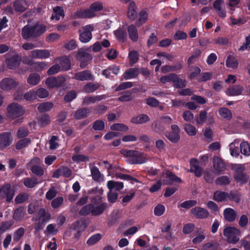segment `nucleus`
I'll return each mask as SVG.
<instances>
[{"instance_id":"nucleus-48","label":"nucleus","mask_w":250,"mask_h":250,"mask_svg":"<svg viewBox=\"0 0 250 250\" xmlns=\"http://www.w3.org/2000/svg\"><path fill=\"white\" fill-rule=\"evenodd\" d=\"M133 98L132 93L129 91H126L121 96L119 97L118 100L122 102H130L133 99Z\"/></svg>"},{"instance_id":"nucleus-24","label":"nucleus","mask_w":250,"mask_h":250,"mask_svg":"<svg viewBox=\"0 0 250 250\" xmlns=\"http://www.w3.org/2000/svg\"><path fill=\"white\" fill-rule=\"evenodd\" d=\"M224 218L229 222H233L237 216V212L232 208H227L223 212Z\"/></svg>"},{"instance_id":"nucleus-3","label":"nucleus","mask_w":250,"mask_h":250,"mask_svg":"<svg viewBox=\"0 0 250 250\" xmlns=\"http://www.w3.org/2000/svg\"><path fill=\"white\" fill-rule=\"evenodd\" d=\"M6 110L7 116L12 119L20 117L25 113L24 108L20 104L15 103H12L9 104Z\"/></svg>"},{"instance_id":"nucleus-25","label":"nucleus","mask_w":250,"mask_h":250,"mask_svg":"<svg viewBox=\"0 0 250 250\" xmlns=\"http://www.w3.org/2000/svg\"><path fill=\"white\" fill-rule=\"evenodd\" d=\"M90 113V109L84 107L77 110L74 114V117L77 120H80L86 118Z\"/></svg>"},{"instance_id":"nucleus-20","label":"nucleus","mask_w":250,"mask_h":250,"mask_svg":"<svg viewBox=\"0 0 250 250\" xmlns=\"http://www.w3.org/2000/svg\"><path fill=\"white\" fill-rule=\"evenodd\" d=\"M91 175L93 180L100 182L104 180V175L101 173L99 168L93 165L90 164Z\"/></svg>"},{"instance_id":"nucleus-49","label":"nucleus","mask_w":250,"mask_h":250,"mask_svg":"<svg viewBox=\"0 0 250 250\" xmlns=\"http://www.w3.org/2000/svg\"><path fill=\"white\" fill-rule=\"evenodd\" d=\"M230 182V178L228 176H220L215 180V184L220 186L228 185Z\"/></svg>"},{"instance_id":"nucleus-46","label":"nucleus","mask_w":250,"mask_h":250,"mask_svg":"<svg viewBox=\"0 0 250 250\" xmlns=\"http://www.w3.org/2000/svg\"><path fill=\"white\" fill-rule=\"evenodd\" d=\"M148 14L145 11H141L139 13V19L136 22V24L139 26L147 20Z\"/></svg>"},{"instance_id":"nucleus-53","label":"nucleus","mask_w":250,"mask_h":250,"mask_svg":"<svg viewBox=\"0 0 250 250\" xmlns=\"http://www.w3.org/2000/svg\"><path fill=\"white\" fill-rule=\"evenodd\" d=\"M240 146L242 154L245 156H250V146L248 143L246 142H242Z\"/></svg>"},{"instance_id":"nucleus-22","label":"nucleus","mask_w":250,"mask_h":250,"mask_svg":"<svg viewBox=\"0 0 250 250\" xmlns=\"http://www.w3.org/2000/svg\"><path fill=\"white\" fill-rule=\"evenodd\" d=\"M21 62V58L17 55L11 57L6 61L8 67L11 69H14L18 67Z\"/></svg>"},{"instance_id":"nucleus-37","label":"nucleus","mask_w":250,"mask_h":250,"mask_svg":"<svg viewBox=\"0 0 250 250\" xmlns=\"http://www.w3.org/2000/svg\"><path fill=\"white\" fill-rule=\"evenodd\" d=\"M139 70L136 68L129 69L124 74L123 77L125 80H128L137 77L139 74Z\"/></svg>"},{"instance_id":"nucleus-39","label":"nucleus","mask_w":250,"mask_h":250,"mask_svg":"<svg viewBox=\"0 0 250 250\" xmlns=\"http://www.w3.org/2000/svg\"><path fill=\"white\" fill-rule=\"evenodd\" d=\"M136 156H133L131 159V164H141L145 163L146 161V159L143 153L138 151Z\"/></svg>"},{"instance_id":"nucleus-16","label":"nucleus","mask_w":250,"mask_h":250,"mask_svg":"<svg viewBox=\"0 0 250 250\" xmlns=\"http://www.w3.org/2000/svg\"><path fill=\"white\" fill-rule=\"evenodd\" d=\"M190 211L191 214L197 218H206L209 215V212L207 209L199 207L192 208Z\"/></svg>"},{"instance_id":"nucleus-15","label":"nucleus","mask_w":250,"mask_h":250,"mask_svg":"<svg viewBox=\"0 0 250 250\" xmlns=\"http://www.w3.org/2000/svg\"><path fill=\"white\" fill-rule=\"evenodd\" d=\"M105 95H97V96H85L82 101L83 105H88L89 104H94L97 102L102 101L106 98Z\"/></svg>"},{"instance_id":"nucleus-62","label":"nucleus","mask_w":250,"mask_h":250,"mask_svg":"<svg viewBox=\"0 0 250 250\" xmlns=\"http://www.w3.org/2000/svg\"><path fill=\"white\" fill-rule=\"evenodd\" d=\"M129 63L132 65L138 61L139 58V54L137 51L135 50H132L129 52Z\"/></svg>"},{"instance_id":"nucleus-10","label":"nucleus","mask_w":250,"mask_h":250,"mask_svg":"<svg viewBox=\"0 0 250 250\" xmlns=\"http://www.w3.org/2000/svg\"><path fill=\"white\" fill-rule=\"evenodd\" d=\"M162 177L165 178L162 181L163 185H171L174 182L178 183L182 182V180L179 177L169 170L163 172L162 173Z\"/></svg>"},{"instance_id":"nucleus-30","label":"nucleus","mask_w":250,"mask_h":250,"mask_svg":"<svg viewBox=\"0 0 250 250\" xmlns=\"http://www.w3.org/2000/svg\"><path fill=\"white\" fill-rule=\"evenodd\" d=\"M107 187L109 190L112 191L115 189L116 191H120L124 188V184L122 182L110 180L107 182Z\"/></svg>"},{"instance_id":"nucleus-18","label":"nucleus","mask_w":250,"mask_h":250,"mask_svg":"<svg viewBox=\"0 0 250 250\" xmlns=\"http://www.w3.org/2000/svg\"><path fill=\"white\" fill-rule=\"evenodd\" d=\"M71 170L67 167L62 166L55 170L53 174V177L58 178L61 176L68 178L71 176Z\"/></svg>"},{"instance_id":"nucleus-55","label":"nucleus","mask_w":250,"mask_h":250,"mask_svg":"<svg viewBox=\"0 0 250 250\" xmlns=\"http://www.w3.org/2000/svg\"><path fill=\"white\" fill-rule=\"evenodd\" d=\"M110 129L112 130H117L121 131H126L128 130V127L123 124H114L110 126Z\"/></svg>"},{"instance_id":"nucleus-45","label":"nucleus","mask_w":250,"mask_h":250,"mask_svg":"<svg viewBox=\"0 0 250 250\" xmlns=\"http://www.w3.org/2000/svg\"><path fill=\"white\" fill-rule=\"evenodd\" d=\"M238 62L237 60L232 56L229 55L226 60V65L227 67L236 68L237 67Z\"/></svg>"},{"instance_id":"nucleus-36","label":"nucleus","mask_w":250,"mask_h":250,"mask_svg":"<svg viewBox=\"0 0 250 250\" xmlns=\"http://www.w3.org/2000/svg\"><path fill=\"white\" fill-rule=\"evenodd\" d=\"M29 197L30 194L27 193H20L16 196L14 202L16 204H21L27 201Z\"/></svg>"},{"instance_id":"nucleus-34","label":"nucleus","mask_w":250,"mask_h":250,"mask_svg":"<svg viewBox=\"0 0 250 250\" xmlns=\"http://www.w3.org/2000/svg\"><path fill=\"white\" fill-rule=\"evenodd\" d=\"M77 58L82 62H87L92 59L91 56L84 51L83 48H81L78 51Z\"/></svg>"},{"instance_id":"nucleus-9","label":"nucleus","mask_w":250,"mask_h":250,"mask_svg":"<svg viewBox=\"0 0 250 250\" xmlns=\"http://www.w3.org/2000/svg\"><path fill=\"white\" fill-rule=\"evenodd\" d=\"M94 29V27L92 25H87L82 27L79 30L81 33L80 35V40L83 42H88L92 38V34L91 33Z\"/></svg>"},{"instance_id":"nucleus-42","label":"nucleus","mask_w":250,"mask_h":250,"mask_svg":"<svg viewBox=\"0 0 250 250\" xmlns=\"http://www.w3.org/2000/svg\"><path fill=\"white\" fill-rule=\"evenodd\" d=\"M220 116L226 120H229L232 118V114L231 111L226 107H221L219 110Z\"/></svg>"},{"instance_id":"nucleus-31","label":"nucleus","mask_w":250,"mask_h":250,"mask_svg":"<svg viewBox=\"0 0 250 250\" xmlns=\"http://www.w3.org/2000/svg\"><path fill=\"white\" fill-rule=\"evenodd\" d=\"M41 81V76L39 74L33 73L30 74L27 79V83L32 86L37 85Z\"/></svg>"},{"instance_id":"nucleus-61","label":"nucleus","mask_w":250,"mask_h":250,"mask_svg":"<svg viewBox=\"0 0 250 250\" xmlns=\"http://www.w3.org/2000/svg\"><path fill=\"white\" fill-rule=\"evenodd\" d=\"M105 127L104 123L101 120H96L92 125V128L97 131L103 130Z\"/></svg>"},{"instance_id":"nucleus-54","label":"nucleus","mask_w":250,"mask_h":250,"mask_svg":"<svg viewBox=\"0 0 250 250\" xmlns=\"http://www.w3.org/2000/svg\"><path fill=\"white\" fill-rule=\"evenodd\" d=\"M173 83V85L177 88H183L186 86V81L180 78L177 74Z\"/></svg>"},{"instance_id":"nucleus-21","label":"nucleus","mask_w":250,"mask_h":250,"mask_svg":"<svg viewBox=\"0 0 250 250\" xmlns=\"http://www.w3.org/2000/svg\"><path fill=\"white\" fill-rule=\"evenodd\" d=\"M244 91V88L243 86L235 85L229 87L226 91V94L230 96H235L242 94Z\"/></svg>"},{"instance_id":"nucleus-5","label":"nucleus","mask_w":250,"mask_h":250,"mask_svg":"<svg viewBox=\"0 0 250 250\" xmlns=\"http://www.w3.org/2000/svg\"><path fill=\"white\" fill-rule=\"evenodd\" d=\"M223 233L230 243L235 244L240 239V231L235 227H227L224 229Z\"/></svg>"},{"instance_id":"nucleus-26","label":"nucleus","mask_w":250,"mask_h":250,"mask_svg":"<svg viewBox=\"0 0 250 250\" xmlns=\"http://www.w3.org/2000/svg\"><path fill=\"white\" fill-rule=\"evenodd\" d=\"M137 7L135 3L133 1H131L128 7L127 17L132 21L136 19L137 16Z\"/></svg>"},{"instance_id":"nucleus-59","label":"nucleus","mask_w":250,"mask_h":250,"mask_svg":"<svg viewBox=\"0 0 250 250\" xmlns=\"http://www.w3.org/2000/svg\"><path fill=\"white\" fill-rule=\"evenodd\" d=\"M58 191L55 186H52L46 193L45 197L48 200L53 199L57 194Z\"/></svg>"},{"instance_id":"nucleus-41","label":"nucleus","mask_w":250,"mask_h":250,"mask_svg":"<svg viewBox=\"0 0 250 250\" xmlns=\"http://www.w3.org/2000/svg\"><path fill=\"white\" fill-rule=\"evenodd\" d=\"M53 11L55 13V15L53 14L51 17V20L55 19L56 21L60 20V17L63 18L64 12L63 10L61 7L56 6L53 9Z\"/></svg>"},{"instance_id":"nucleus-52","label":"nucleus","mask_w":250,"mask_h":250,"mask_svg":"<svg viewBox=\"0 0 250 250\" xmlns=\"http://www.w3.org/2000/svg\"><path fill=\"white\" fill-rule=\"evenodd\" d=\"M235 180L241 184H244L247 182L249 177L244 173H236L234 175Z\"/></svg>"},{"instance_id":"nucleus-50","label":"nucleus","mask_w":250,"mask_h":250,"mask_svg":"<svg viewBox=\"0 0 250 250\" xmlns=\"http://www.w3.org/2000/svg\"><path fill=\"white\" fill-rule=\"evenodd\" d=\"M25 229L21 227L16 230L13 233V240L15 242L19 241L24 235Z\"/></svg>"},{"instance_id":"nucleus-19","label":"nucleus","mask_w":250,"mask_h":250,"mask_svg":"<svg viewBox=\"0 0 250 250\" xmlns=\"http://www.w3.org/2000/svg\"><path fill=\"white\" fill-rule=\"evenodd\" d=\"M190 168L189 171L193 172L196 176L200 177L203 173V169L199 166V162L195 159H192L190 161Z\"/></svg>"},{"instance_id":"nucleus-7","label":"nucleus","mask_w":250,"mask_h":250,"mask_svg":"<svg viewBox=\"0 0 250 250\" xmlns=\"http://www.w3.org/2000/svg\"><path fill=\"white\" fill-rule=\"evenodd\" d=\"M42 162L38 157H34L27 164V167L32 172L38 176L43 175L44 170L41 167Z\"/></svg>"},{"instance_id":"nucleus-17","label":"nucleus","mask_w":250,"mask_h":250,"mask_svg":"<svg viewBox=\"0 0 250 250\" xmlns=\"http://www.w3.org/2000/svg\"><path fill=\"white\" fill-rule=\"evenodd\" d=\"M74 78L79 81H91L94 80V76L88 70H84L75 73Z\"/></svg>"},{"instance_id":"nucleus-60","label":"nucleus","mask_w":250,"mask_h":250,"mask_svg":"<svg viewBox=\"0 0 250 250\" xmlns=\"http://www.w3.org/2000/svg\"><path fill=\"white\" fill-rule=\"evenodd\" d=\"M93 209V205L92 204L87 205L80 210L79 213L82 215H86L91 213L92 215V209Z\"/></svg>"},{"instance_id":"nucleus-8","label":"nucleus","mask_w":250,"mask_h":250,"mask_svg":"<svg viewBox=\"0 0 250 250\" xmlns=\"http://www.w3.org/2000/svg\"><path fill=\"white\" fill-rule=\"evenodd\" d=\"M19 84V82L15 79L6 77L0 81V88L3 91H9L16 88Z\"/></svg>"},{"instance_id":"nucleus-2","label":"nucleus","mask_w":250,"mask_h":250,"mask_svg":"<svg viewBox=\"0 0 250 250\" xmlns=\"http://www.w3.org/2000/svg\"><path fill=\"white\" fill-rule=\"evenodd\" d=\"M103 6L100 1H96L91 4L89 9L80 10L77 11L74 15V18H91L95 16V12L103 9Z\"/></svg>"},{"instance_id":"nucleus-12","label":"nucleus","mask_w":250,"mask_h":250,"mask_svg":"<svg viewBox=\"0 0 250 250\" xmlns=\"http://www.w3.org/2000/svg\"><path fill=\"white\" fill-rule=\"evenodd\" d=\"M30 56L33 59H46L51 56V51L47 49H35L31 51Z\"/></svg>"},{"instance_id":"nucleus-6","label":"nucleus","mask_w":250,"mask_h":250,"mask_svg":"<svg viewBox=\"0 0 250 250\" xmlns=\"http://www.w3.org/2000/svg\"><path fill=\"white\" fill-rule=\"evenodd\" d=\"M15 191L10 184L0 186V199H5L7 203L11 202L15 195Z\"/></svg>"},{"instance_id":"nucleus-57","label":"nucleus","mask_w":250,"mask_h":250,"mask_svg":"<svg viewBox=\"0 0 250 250\" xmlns=\"http://www.w3.org/2000/svg\"><path fill=\"white\" fill-rule=\"evenodd\" d=\"M102 238V235L100 233H97L93 235L87 240L86 243L88 245L91 246L97 243Z\"/></svg>"},{"instance_id":"nucleus-47","label":"nucleus","mask_w":250,"mask_h":250,"mask_svg":"<svg viewBox=\"0 0 250 250\" xmlns=\"http://www.w3.org/2000/svg\"><path fill=\"white\" fill-rule=\"evenodd\" d=\"M35 92L36 97L43 99L47 97L49 95V92L44 88L40 87L37 89Z\"/></svg>"},{"instance_id":"nucleus-14","label":"nucleus","mask_w":250,"mask_h":250,"mask_svg":"<svg viewBox=\"0 0 250 250\" xmlns=\"http://www.w3.org/2000/svg\"><path fill=\"white\" fill-rule=\"evenodd\" d=\"M54 62H59L62 71H66L71 67V61L69 57L64 56L57 57L54 60Z\"/></svg>"},{"instance_id":"nucleus-1","label":"nucleus","mask_w":250,"mask_h":250,"mask_svg":"<svg viewBox=\"0 0 250 250\" xmlns=\"http://www.w3.org/2000/svg\"><path fill=\"white\" fill-rule=\"evenodd\" d=\"M46 30V25L39 22L25 25L21 30V36L25 40L35 39L41 36Z\"/></svg>"},{"instance_id":"nucleus-51","label":"nucleus","mask_w":250,"mask_h":250,"mask_svg":"<svg viewBox=\"0 0 250 250\" xmlns=\"http://www.w3.org/2000/svg\"><path fill=\"white\" fill-rule=\"evenodd\" d=\"M166 137L171 142H177L180 138V134L173 132H167L166 133Z\"/></svg>"},{"instance_id":"nucleus-56","label":"nucleus","mask_w":250,"mask_h":250,"mask_svg":"<svg viewBox=\"0 0 250 250\" xmlns=\"http://www.w3.org/2000/svg\"><path fill=\"white\" fill-rule=\"evenodd\" d=\"M14 7L17 12H23L25 10V2L23 0H17L14 3Z\"/></svg>"},{"instance_id":"nucleus-29","label":"nucleus","mask_w":250,"mask_h":250,"mask_svg":"<svg viewBox=\"0 0 250 250\" xmlns=\"http://www.w3.org/2000/svg\"><path fill=\"white\" fill-rule=\"evenodd\" d=\"M150 118L146 114H140L134 117L131 119V122L135 124H142L149 121Z\"/></svg>"},{"instance_id":"nucleus-28","label":"nucleus","mask_w":250,"mask_h":250,"mask_svg":"<svg viewBox=\"0 0 250 250\" xmlns=\"http://www.w3.org/2000/svg\"><path fill=\"white\" fill-rule=\"evenodd\" d=\"M11 143L10 134L4 132L0 134V148H3L8 146Z\"/></svg>"},{"instance_id":"nucleus-23","label":"nucleus","mask_w":250,"mask_h":250,"mask_svg":"<svg viewBox=\"0 0 250 250\" xmlns=\"http://www.w3.org/2000/svg\"><path fill=\"white\" fill-rule=\"evenodd\" d=\"M51 218L50 214L46 212L45 210L42 208H40L35 217H33L32 219V221H39L42 220L45 222H47Z\"/></svg>"},{"instance_id":"nucleus-64","label":"nucleus","mask_w":250,"mask_h":250,"mask_svg":"<svg viewBox=\"0 0 250 250\" xmlns=\"http://www.w3.org/2000/svg\"><path fill=\"white\" fill-rule=\"evenodd\" d=\"M31 142L28 138H24L18 141L16 146L17 149H21L22 148L27 146Z\"/></svg>"},{"instance_id":"nucleus-32","label":"nucleus","mask_w":250,"mask_h":250,"mask_svg":"<svg viewBox=\"0 0 250 250\" xmlns=\"http://www.w3.org/2000/svg\"><path fill=\"white\" fill-rule=\"evenodd\" d=\"M23 185L28 188H33L39 184L38 179L35 177H26L22 180Z\"/></svg>"},{"instance_id":"nucleus-44","label":"nucleus","mask_w":250,"mask_h":250,"mask_svg":"<svg viewBox=\"0 0 250 250\" xmlns=\"http://www.w3.org/2000/svg\"><path fill=\"white\" fill-rule=\"evenodd\" d=\"M53 106L52 102H45L41 104L38 106V109L41 112H44L50 110Z\"/></svg>"},{"instance_id":"nucleus-33","label":"nucleus","mask_w":250,"mask_h":250,"mask_svg":"<svg viewBox=\"0 0 250 250\" xmlns=\"http://www.w3.org/2000/svg\"><path fill=\"white\" fill-rule=\"evenodd\" d=\"M100 85L97 83H89L83 87V91L86 93H93L99 88Z\"/></svg>"},{"instance_id":"nucleus-11","label":"nucleus","mask_w":250,"mask_h":250,"mask_svg":"<svg viewBox=\"0 0 250 250\" xmlns=\"http://www.w3.org/2000/svg\"><path fill=\"white\" fill-rule=\"evenodd\" d=\"M65 81V78L63 76L48 78L45 80L46 85L50 88L59 87L62 86Z\"/></svg>"},{"instance_id":"nucleus-43","label":"nucleus","mask_w":250,"mask_h":250,"mask_svg":"<svg viewBox=\"0 0 250 250\" xmlns=\"http://www.w3.org/2000/svg\"><path fill=\"white\" fill-rule=\"evenodd\" d=\"M176 77V74L170 73L161 77L160 79V81L163 84H165L167 83H173Z\"/></svg>"},{"instance_id":"nucleus-35","label":"nucleus","mask_w":250,"mask_h":250,"mask_svg":"<svg viewBox=\"0 0 250 250\" xmlns=\"http://www.w3.org/2000/svg\"><path fill=\"white\" fill-rule=\"evenodd\" d=\"M229 197V194L225 192L216 191L213 194V199L217 202L225 201Z\"/></svg>"},{"instance_id":"nucleus-63","label":"nucleus","mask_w":250,"mask_h":250,"mask_svg":"<svg viewBox=\"0 0 250 250\" xmlns=\"http://www.w3.org/2000/svg\"><path fill=\"white\" fill-rule=\"evenodd\" d=\"M61 71L62 70L60 65L57 63L51 66L47 70V73L48 75H53Z\"/></svg>"},{"instance_id":"nucleus-40","label":"nucleus","mask_w":250,"mask_h":250,"mask_svg":"<svg viewBox=\"0 0 250 250\" xmlns=\"http://www.w3.org/2000/svg\"><path fill=\"white\" fill-rule=\"evenodd\" d=\"M107 208V203H103L99 205L94 207L93 206V209H92V215L97 216L101 214Z\"/></svg>"},{"instance_id":"nucleus-27","label":"nucleus","mask_w":250,"mask_h":250,"mask_svg":"<svg viewBox=\"0 0 250 250\" xmlns=\"http://www.w3.org/2000/svg\"><path fill=\"white\" fill-rule=\"evenodd\" d=\"M26 214L24 208L22 207H20L15 209L13 214V218L17 221L22 220Z\"/></svg>"},{"instance_id":"nucleus-38","label":"nucleus","mask_w":250,"mask_h":250,"mask_svg":"<svg viewBox=\"0 0 250 250\" xmlns=\"http://www.w3.org/2000/svg\"><path fill=\"white\" fill-rule=\"evenodd\" d=\"M128 32L130 39L133 42L136 41L138 38L137 30L135 26L131 24L128 27Z\"/></svg>"},{"instance_id":"nucleus-58","label":"nucleus","mask_w":250,"mask_h":250,"mask_svg":"<svg viewBox=\"0 0 250 250\" xmlns=\"http://www.w3.org/2000/svg\"><path fill=\"white\" fill-rule=\"evenodd\" d=\"M50 122V117L47 114H44L38 119L39 125L44 127L48 125Z\"/></svg>"},{"instance_id":"nucleus-13","label":"nucleus","mask_w":250,"mask_h":250,"mask_svg":"<svg viewBox=\"0 0 250 250\" xmlns=\"http://www.w3.org/2000/svg\"><path fill=\"white\" fill-rule=\"evenodd\" d=\"M213 167L215 172L220 174L226 169V165L223 160L218 156L213 158Z\"/></svg>"},{"instance_id":"nucleus-4","label":"nucleus","mask_w":250,"mask_h":250,"mask_svg":"<svg viewBox=\"0 0 250 250\" xmlns=\"http://www.w3.org/2000/svg\"><path fill=\"white\" fill-rule=\"evenodd\" d=\"M172 122V118L168 115H163L159 120L154 121L151 124V127L156 132H162L165 130V125H169Z\"/></svg>"}]
</instances>
